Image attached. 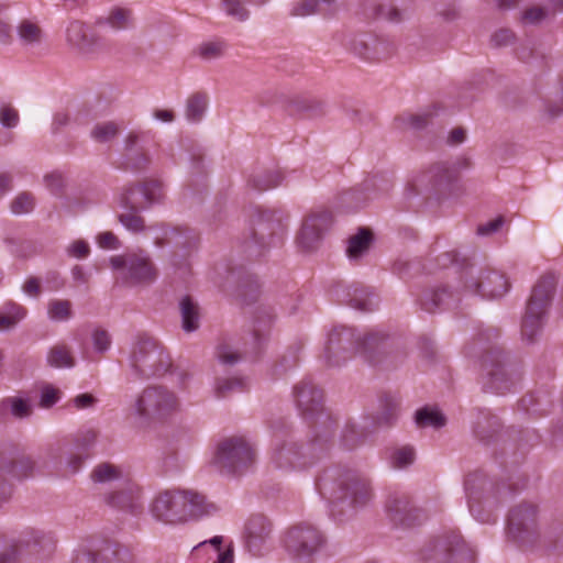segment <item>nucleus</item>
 Instances as JSON below:
<instances>
[{
	"instance_id": "1",
	"label": "nucleus",
	"mask_w": 563,
	"mask_h": 563,
	"mask_svg": "<svg viewBox=\"0 0 563 563\" xmlns=\"http://www.w3.org/2000/svg\"><path fill=\"white\" fill-rule=\"evenodd\" d=\"M454 275L453 291L446 288L428 291L421 298V307L429 312L438 308L450 307L452 301H460L465 297H479L482 299H499L505 296L510 283L507 276L488 266H477L466 263L451 268Z\"/></svg>"
},
{
	"instance_id": "2",
	"label": "nucleus",
	"mask_w": 563,
	"mask_h": 563,
	"mask_svg": "<svg viewBox=\"0 0 563 563\" xmlns=\"http://www.w3.org/2000/svg\"><path fill=\"white\" fill-rule=\"evenodd\" d=\"M316 488L329 503L355 509L365 506L372 496L368 482L352 471H325L317 479Z\"/></svg>"
},
{
	"instance_id": "3",
	"label": "nucleus",
	"mask_w": 563,
	"mask_h": 563,
	"mask_svg": "<svg viewBox=\"0 0 563 563\" xmlns=\"http://www.w3.org/2000/svg\"><path fill=\"white\" fill-rule=\"evenodd\" d=\"M385 338L386 335L378 330L361 334L344 325L334 327L327 335L324 361L331 366H340L356 353L369 360L367 354L377 349Z\"/></svg>"
},
{
	"instance_id": "4",
	"label": "nucleus",
	"mask_w": 563,
	"mask_h": 563,
	"mask_svg": "<svg viewBox=\"0 0 563 563\" xmlns=\"http://www.w3.org/2000/svg\"><path fill=\"white\" fill-rule=\"evenodd\" d=\"M181 410L177 394L164 385L146 387L136 398L134 415L141 420L168 421Z\"/></svg>"
},
{
	"instance_id": "5",
	"label": "nucleus",
	"mask_w": 563,
	"mask_h": 563,
	"mask_svg": "<svg viewBox=\"0 0 563 563\" xmlns=\"http://www.w3.org/2000/svg\"><path fill=\"white\" fill-rule=\"evenodd\" d=\"M555 285V276L548 274L542 276L532 289L521 325L522 339L528 343L533 342L542 331Z\"/></svg>"
},
{
	"instance_id": "6",
	"label": "nucleus",
	"mask_w": 563,
	"mask_h": 563,
	"mask_svg": "<svg viewBox=\"0 0 563 563\" xmlns=\"http://www.w3.org/2000/svg\"><path fill=\"white\" fill-rule=\"evenodd\" d=\"M110 266L132 286H146L157 279V268L151 255L144 250L125 252L110 257Z\"/></svg>"
},
{
	"instance_id": "7",
	"label": "nucleus",
	"mask_w": 563,
	"mask_h": 563,
	"mask_svg": "<svg viewBox=\"0 0 563 563\" xmlns=\"http://www.w3.org/2000/svg\"><path fill=\"white\" fill-rule=\"evenodd\" d=\"M170 365L168 355L152 339H141L132 347L130 366L142 378L165 373Z\"/></svg>"
},
{
	"instance_id": "8",
	"label": "nucleus",
	"mask_w": 563,
	"mask_h": 563,
	"mask_svg": "<svg viewBox=\"0 0 563 563\" xmlns=\"http://www.w3.org/2000/svg\"><path fill=\"white\" fill-rule=\"evenodd\" d=\"M255 452L244 438H230L220 443L213 464L222 472L242 474L253 465Z\"/></svg>"
},
{
	"instance_id": "9",
	"label": "nucleus",
	"mask_w": 563,
	"mask_h": 563,
	"mask_svg": "<svg viewBox=\"0 0 563 563\" xmlns=\"http://www.w3.org/2000/svg\"><path fill=\"white\" fill-rule=\"evenodd\" d=\"M507 536L515 543L532 544L539 536L538 509L532 504H520L510 510L507 520Z\"/></svg>"
},
{
	"instance_id": "10",
	"label": "nucleus",
	"mask_w": 563,
	"mask_h": 563,
	"mask_svg": "<svg viewBox=\"0 0 563 563\" xmlns=\"http://www.w3.org/2000/svg\"><path fill=\"white\" fill-rule=\"evenodd\" d=\"M65 41L73 52L87 58L96 57L104 51L103 40L79 20L70 21L67 24Z\"/></svg>"
},
{
	"instance_id": "11",
	"label": "nucleus",
	"mask_w": 563,
	"mask_h": 563,
	"mask_svg": "<svg viewBox=\"0 0 563 563\" xmlns=\"http://www.w3.org/2000/svg\"><path fill=\"white\" fill-rule=\"evenodd\" d=\"M322 541L321 533L314 527L301 525L287 532L285 547L294 556L302 559L316 553Z\"/></svg>"
},
{
	"instance_id": "12",
	"label": "nucleus",
	"mask_w": 563,
	"mask_h": 563,
	"mask_svg": "<svg viewBox=\"0 0 563 563\" xmlns=\"http://www.w3.org/2000/svg\"><path fill=\"white\" fill-rule=\"evenodd\" d=\"M216 510L203 495L194 492H173V522L200 517Z\"/></svg>"
},
{
	"instance_id": "13",
	"label": "nucleus",
	"mask_w": 563,
	"mask_h": 563,
	"mask_svg": "<svg viewBox=\"0 0 563 563\" xmlns=\"http://www.w3.org/2000/svg\"><path fill=\"white\" fill-rule=\"evenodd\" d=\"M332 218L328 211L310 214L302 223L298 244L306 251L316 247L322 234L330 228Z\"/></svg>"
},
{
	"instance_id": "14",
	"label": "nucleus",
	"mask_w": 563,
	"mask_h": 563,
	"mask_svg": "<svg viewBox=\"0 0 563 563\" xmlns=\"http://www.w3.org/2000/svg\"><path fill=\"white\" fill-rule=\"evenodd\" d=\"M446 556L454 558L459 563L472 562L473 552L459 533H452L444 542L437 543L431 549V554L426 556V560L441 563Z\"/></svg>"
},
{
	"instance_id": "15",
	"label": "nucleus",
	"mask_w": 563,
	"mask_h": 563,
	"mask_svg": "<svg viewBox=\"0 0 563 563\" xmlns=\"http://www.w3.org/2000/svg\"><path fill=\"white\" fill-rule=\"evenodd\" d=\"M271 460L273 465L282 471L302 470L310 464L294 442L276 443Z\"/></svg>"
},
{
	"instance_id": "16",
	"label": "nucleus",
	"mask_w": 563,
	"mask_h": 563,
	"mask_svg": "<svg viewBox=\"0 0 563 563\" xmlns=\"http://www.w3.org/2000/svg\"><path fill=\"white\" fill-rule=\"evenodd\" d=\"M271 534V523L262 515H254L249 518L244 527L245 544L253 554L261 553Z\"/></svg>"
},
{
	"instance_id": "17",
	"label": "nucleus",
	"mask_w": 563,
	"mask_h": 563,
	"mask_svg": "<svg viewBox=\"0 0 563 563\" xmlns=\"http://www.w3.org/2000/svg\"><path fill=\"white\" fill-rule=\"evenodd\" d=\"M487 485L488 483L485 479L478 478L476 475H471L465 481V493L470 512L479 522H488L490 520V515L482 516L478 508L482 503L490 505L489 498L483 496V492Z\"/></svg>"
},
{
	"instance_id": "18",
	"label": "nucleus",
	"mask_w": 563,
	"mask_h": 563,
	"mask_svg": "<svg viewBox=\"0 0 563 563\" xmlns=\"http://www.w3.org/2000/svg\"><path fill=\"white\" fill-rule=\"evenodd\" d=\"M294 393L297 406L305 416L317 412L322 404V391L311 382L299 383Z\"/></svg>"
},
{
	"instance_id": "19",
	"label": "nucleus",
	"mask_w": 563,
	"mask_h": 563,
	"mask_svg": "<svg viewBox=\"0 0 563 563\" xmlns=\"http://www.w3.org/2000/svg\"><path fill=\"white\" fill-rule=\"evenodd\" d=\"M95 24L111 32L124 31L134 25L133 12L124 7H113L107 14L98 16Z\"/></svg>"
},
{
	"instance_id": "20",
	"label": "nucleus",
	"mask_w": 563,
	"mask_h": 563,
	"mask_svg": "<svg viewBox=\"0 0 563 563\" xmlns=\"http://www.w3.org/2000/svg\"><path fill=\"white\" fill-rule=\"evenodd\" d=\"M486 382L484 383V387L494 391L496 394H504L506 391H510L515 385L516 380L512 379L506 367L497 363L492 366V368H486Z\"/></svg>"
},
{
	"instance_id": "21",
	"label": "nucleus",
	"mask_w": 563,
	"mask_h": 563,
	"mask_svg": "<svg viewBox=\"0 0 563 563\" xmlns=\"http://www.w3.org/2000/svg\"><path fill=\"white\" fill-rule=\"evenodd\" d=\"M44 538V534L38 531H31L19 538L14 544L0 552V563H16L23 548L40 547Z\"/></svg>"
},
{
	"instance_id": "22",
	"label": "nucleus",
	"mask_w": 563,
	"mask_h": 563,
	"mask_svg": "<svg viewBox=\"0 0 563 563\" xmlns=\"http://www.w3.org/2000/svg\"><path fill=\"white\" fill-rule=\"evenodd\" d=\"M118 203L121 209L146 210L142 184L124 186L118 196Z\"/></svg>"
},
{
	"instance_id": "23",
	"label": "nucleus",
	"mask_w": 563,
	"mask_h": 563,
	"mask_svg": "<svg viewBox=\"0 0 563 563\" xmlns=\"http://www.w3.org/2000/svg\"><path fill=\"white\" fill-rule=\"evenodd\" d=\"M349 305L360 311H373L378 306V298L367 288L353 286L349 288Z\"/></svg>"
},
{
	"instance_id": "24",
	"label": "nucleus",
	"mask_w": 563,
	"mask_h": 563,
	"mask_svg": "<svg viewBox=\"0 0 563 563\" xmlns=\"http://www.w3.org/2000/svg\"><path fill=\"white\" fill-rule=\"evenodd\" d=\"M223 538L221 536H216L208 541H203L194 548L195 553H199L206 548H210L212 553L216 555V560L213 563H233L234 553L233 548L228 545L225 549H222Z\"/></svg>"
},
{
	"instance_id": "25",
	"label": "nucleus",
	"mask_w": 563,
	"mask_h": 563,
	"mask_svg": "<svg viewBox=\"0 0 563 563\" xmlns=\"http://www.w3.org/2000/svg\"><path fill=\"white\" fill-rule=\"evenodd\" d=\"M208 106V95L196 92L187 99L185 115L191 123H198L205 115Z\"/></svg>"
},
{
	"instance_id": "26",
	"label": "nucleus",
	"mask_w": 563,
	"mask_h": 563,
	"mask_svg": "<svg viewBox=\"0 0 563 563\" xmlns=\"http://www.w3.org/2000/svg\"><path fill=\"white\" fill-rule=\"evenodd\" d=\"M26 316V309L15 302H7L0 309V330H9Z\"/></svg>"
},
{
	"instance_id": "27",
	"label": "nucleus",
	"mask_w": 563,
	"mask_h": 563,
	"mask_svg": "<svg viewBox=\"0 0 563 563\" xmlns=\"http://www.w3.org/2000/svg\"><path fill=\"white\" fill-rule=\"evenodd\" d=\"M373 235L371 231L367 229H360L358 232L351 236L347 245V256L351 260L360 258L367 250L372 243Z\"/></svg>"
},
{
	"instance_id": "28",
	"label": "nucleus",
	"mask_w": 563,
	"mask_h": 563,
	"mask_svg": "<svg viewBox=\"0 0 563 563\" xmlns=\"http://www.w3.org/2000/svg\"><path fill=\"white\" fill-rule=\"evenodd\" d=\"M46 362L55 368H70L75 365L70 349L65 344L54 345L46 355Z\"/></svg>"
},
{
	"instance_id": "29",
	"label": "nucleus",
	"mask_w": 563,
	"mask_h": 563,
	"mask_svg": "<svg viewBox=\"0 0 563 563\" xmlns=\"http://www.w3.org/2000/svg\"><path fill=\"white\" fill-rule=\"evenodd\" d=\"M180 312L183 320V328L186 332L196 331L199 327V309L198 306L188 296L184 297L180 301Z\"/></svg>"
},
{
	"instance_id": "30",
	"label": "nucleus",
	"mask_w": 563,
	"mask_h": 563,
	"mask_svg": "<svg viewBox=\"0 0 563 563\" xmlns=\"http://www.w3.org/2000/svg\"><path fill=\"white\" fill-rule=\"evenodd\" d=\"M151 510L156 519L173 522V492L158 494L152 504Z\"/></svg>"
},
{
	"instance_id": "31",
	"label": "nucleus",
	"mask_w": 563,
	"mask_h": 563,
	"mask_svg": "<svg viewBox=\"0 0 563 563\" xmlns=\"http://www.w3.org/2000/svg\"><path fill=\"white\" fill-rule=\"evenodd\" d=\"M416 423L420 428L431 427L434 429L441 428L445 424V417L443 413L432 407H424L416 412Z\"/></svg>"
},
{
	"instance_id": "32",
	"label": "nucleus",
	"mask_w": 563,
	"mask_h": 563,
	"mask_svg": "<svg viewBox=\"0 0 563 563\" xmlns=\"http://www.w3.org/2000/svg\"><path fill=\"white\" fill-rule=\"evenodd\" d=\"M227 44L222 40L206 41L195 48V54L203 60H214L223 56Z\"/></svg>"
},
{
	"instance_id": "33",
	"label": "nucleus",
	"mask_w": 563,
	"mask_h": 563,
	"mask_svg": "<svg viewBox=\"0 0 563 563\" xmlns=\"http://www.w3.org/2000/svg\"><path fill=\"white\" fill-rule=\"evenodd\" d=\"M124 212H121L118 216L120 223L131 233L139 234L143 233L147 227L145 225V220L142 216L139 214L141 210H132V209H123Z\"/></svg>"
},
{
	"instance_id": "34",
	"label": "nucleus",
	"mask_w": 563,
	"mask_h": 563,
	"mask_svg": "<svg viewBox=\"0 0 563 563\" xmlns=\"http://www.w3.org/2000/svg\"><path fill=\"white\" fill-rule=\"evenodd\" d=\"M121 125L114 121L98 123L90 132V136L95 142L107 143L117 137Z\"/></svg>"
},
{
	"instance_id": "35",
	"label": "nucleus",
	"mask_w": 563,
	"mask_h": 563,
	"mask_svg": "<svg viewBox=\"0 0 563 563\" xmlns=\"http://www.w3.org/2000/svg\"><path fill=\"white\" fill-rule=\"evenodd\" d=\"M146 209L159 203L165 198L164 186L158 180H146L142 183Z\"/></svg>"
},
{
	"instance_id": "36",
	"label": "nucleus",
	"mask_w": 563,
	"mask_h": 563,
	"mask_svg": "<svg viewBox=\"0 0 563 563\" xmlns=\"http://www.w3.org/2000/svg\"><path fill=\"white\" fill-rule=\"evenodd\" d=\"M376 186V180L373 179L371 181H367L364 185L363 189H355L344 195V201L346 202H354L352 208H360L363 205H365L371 198H373L375 195L368 191H372L374 187Z\"/></svg>"
},
{
	"instance_id": "37",
	"label": "nucleus",
	"mask_w": 563,
	"mask_h": 563,
	"mask_svg": "<svg viewBox=\"0 0 563 563\" xmlns=\"http://www.w3.org/2000/svg\"><path fill=\"white\" fill-rule=\"evenodd\" d=\"M220 7L228 16L239 22H245L250 18V11L241 0H221Z\"/></svg>"
},
{
	"instance_id": "38",
	"label": "nucleus",
	"mask_w": 563,
	"mask_h": 563,
	"mask_svg": "<svg viewBox=\"0 0 563 563\" xmlns=\"http://www.w3.org/2000/svg\"><path fill=\"white\" fill-rule=\"evenodd\" d=\"M47 316L55 322L67 321L71 317L70 302L67 300H52L47 306Z\"/></svg>"
},
{
	"instance_id": "39",
	"label": "nucleus",
	"mask_w": 563,
	"mask_h": 563,
	"mask_svg": "<svg viewBox=\"0 0 563 563\" xmlns=\"http://www.w3.org/2000/svg\"><path fill=\"white\" fill-rule=\"evenodd\" d=\"M35 199L30 192H20L10 203V210L15 216H22L33 211Z\"/></svg>"
},
{
	"instance_id": "40",
	"label": "nucleus",
	"mask_w": 563,
	"mask_h": 563,
	"mask_svg": "<svg viewBox=\"0 0 563 563\" xmlns=\"http://www.w3.org/2000/svg\"><path fill=\"white\" fill-rule=\"evenodd\" d=\"M91 342L95 352L103 354L111 349L112 338L109 331L97 327L91 331Z\"/></svg>"
},
{
	"instance_id": "41",
	"label": "nucleus",
	"mask_w": 563,
	"mask_h": 563,
	"mask_svg": "<svg viewBox=\"0 0 563 563\" xmlns=\"http://www.w3.org/2000/svg\"><path fill=\"white\" fill-rule=\"evenodd\" d=\"M19 37L25 45H34L41 42L42 32L40 27L29 21L22 22L19 26Z\"/></svg>"
},
{
	"instance_id": "42",
	"label": "nucleus",
	"mask_w": 563,
	"mask_h": 563,
	"mask_svg": "<svg viewBox=\"0 0 563 563\" xmlns=\"http://www.w3.org/2000/svg\"><path fill=\"white\" fill-rule=\"evenodd\" d=\"M246 385V380L241 377L219 379L216 384V391L219 396L224 397L231 391L243 390Z\"/></svg>"
},
{
	"instance_id": "43",
	"label": "nucleus",
	"mask_w": 563,
	"mask_h": 563,
	"mask_svg": "<svg viewBox=\"0 0 563 563\" xmlns=\"http://www.w3.org/2000/svg\"><path fill=\"white\" fill-rule=\"evenodd\" d=\"M98 432L92 428H84L77 431L74 438V443L79 450H88L97 441Z\"/></svg>"
},
{
	"instance_id": "44",
	"label": "nucleus",
	"mask_w": 563,
	"mask_h": 563,
	"mask_svg": "<svg viewBox=\"0 0 563 563\" xmlns=\"http://www.w3.org/2000/svg\"><path fill=\"white\" fill-rule=\"evenodd\" d=\"M391 464L395 468H405L412 464L415 451L410 446L397 449L391 455Z\"/></svg>"
},
{
	"instance_id": "45",
	"label": "nucleus",
	"mask_w": 563,
	"mask_h": 563,
	"mask_svg": "<svg viewBox=\"0 0 563 563\" xmlns=\"http://www.w3.org/2000/svg\"><path fill=\"white\" fill-rule=\"evenodd\" d=\"M3 404L10 407V411L15 418H24L31 413V405L23 398L11 397L5 399Z\"/></svg>"
},
{
	"instance_id": "46",
	"label": "nucleus",
	"mask_w": 563,
	"mask_h": 563,
	"mask_svg": "<svg viewBox=\"0 0 563 563\" xmlns=\"http://www.w3.org/2000/svg\"><path fill=\"white\" fill-rule=\"evenodd\" d=\"M318 12H320V9L317 0H302L292 7L290 14L305 18Z\"/></svg>"
},
{
	"instance_id": "47",
	"label": "nucleus",
	"mask_w": 563,
	"mask_h": 563,
	"mask_svg": "<svg viewBox=\"0 0 563 563\" xmlns=\"http://www.w3.org/2000/svg\"><path fill=\"white\" fill-rule=\"evenodd\" d=\"M119 472L114 466L101 464L93 470L91 477L97 483H104L117 478Z\"/></svg>"
},
{
	"instance_id": "48",
	"label": "nucleus",
	"mask_w": 563,
	"mask_h": 563,
	"mask_svg": "<svg viewBox=\"0 0 563 563\" xmlns=\"http://www.w3.org/2000/svg\"><path fill=\"white\" fill-rule=\"evenodd\" d=\"M19 121L20 117L14 108L10 106L0 108V123L3 128L13 129L19 124Z\"/></svg>"
},
{
	"instance_id": "49",
	"label": "nucleus",
	"mask_w": 563,
	"mask_h": 563,
	"mask_svg": "<svg viewBox=\"0 0 563 563\" xmlns=\"http://www.w3.org/2000/svg\"><path fill=\"white\" fill-rule=\"evenodd\" d=\"M408 501L406 497L398 495H390L386 503V510L395 517L407 509Z\"/></svg>"
},
{
	"instance_id": "50",
	"label": "nucleus",
	"mask_w": 563,
	"mask_h": 563,
	"mask_svg": "<svg viewBox=\"0 0 563 563\" xmlns=\"http://www.w3.org/2000/svg\"><path fill=\"white\" fill-rule=\"evenodd\" d=\"M361 432L354 424L346 426L342 432V443L346 449H353L360 440Z\"/></svg>"
},
{
	"instance_id": "51",
	"label": "nucleus",
	"mask_w": 563,
	"mask_h": 563,
	"mask_svg": "<svg viewBox=\"0 0 563 563\" xmlns=\"http://www.w3.org/2000/svg\"><path fill=\"white\" fill-rule=\"evenodd\" d=\"M217 357L220 363L227 365L235 364L240 360V355L227 345H221L218 347Z\"/></svg>"
},
{
	"instance_id": "52",
	"label": "nucleus",
	"mask_w": 563,
	"mask_h": 563,
	"mask_svg": "<svg viewBox=\"0 0 563 563\" xmlns=\"http://www.w3.org/2000/svg\"><path fill=\"white\" fill-rule=\"evenodd\" d=\"M59 398V391L52 387L45 386L41 391V406L44 408H49L57 402Z\"/></svg>"
},
{
	"instance_id": "53",
	"label": "nucleus",
	"mask_w": 563,
	"mask_h": 563,
	"mask_svg": "<svg viewBox=\"0 0 563 563\" xmlns=\"http://www.w3.org/2000/svg\"><path fill=\"white\" fill-rule=\"evenodd\" d=\"M97 243L101 249L117 250L120 247L118 238L112 232H102L97 236Z\"/></svg>"
},
{
	"instance_id": "54",
	"label": "nucleus",
	"mask_w": 563,
	"mask_h": 563,
	"mask_svg": "<svg viewBox=\"0 0 563 563\" xmlns=\"http://www.w3.org/2000/svg\"><path fill=\"white\" fill-rule=\"evenodd\" d=\"M67 252L73 257L84 258L88 256L90 249L87 242L77 240L68 246Z\"/></svg>"
},
{
	"instance_id": "55",
	"label": "nucleus",
	"mask_w": 563,
	"mask_h": 563,
	"mask_svg": "<svg viewBox=\"0 0 563 563\" xmlns=\"http://www.w3.org/2000/svg\"><path fill=\"white\" fill-rule=\"evenodd\" d=\"M398 416V404L389 400L386 410L378 417L379 424H390Z\"/></svg>"
},
{
	"instance_id": "56",
	"label": "nucleus",
	"mask_w": 563,
	"mask_h": 563,
	"mask_svg": "<svg viewBox=\"0 0 563 563\" xmlns=\"http://www.w3.org/2000/svg\"><path fill=\"white\" fill-rule=\"evenodd\" d=\"M503 224H504L503 218H500V217L496 218L494 220L488 221L485 224L479 225L477 229V234L483 235V236L493 234V233L497 232L501 228Z\"/></svg>"
},
{
	"instance_id": "57",
	"label": "nucleus",
	"mask_w": 563,
	"mask_h": 563,
	"mask_svg": "<svg viewBox=\"0 0 563 563\" xmlns=\"http://www.w3.org/2000/svg\"><path fill=\"white\" fill-rule=\"evenodd\" d=\"M22 291L30 297L38 296L41 292L40 279L36 277L27 278L22 286Z\"/></svg>"
},
{
	"instance_id": "58",
	"label": "nucleus",
	"mask_w": 563,
	"mask_h": 563,
	"mask_svg": "<svg viewBox=\"0 0 563 563\" xmlns=\"http://www.w3.org/2000/svg\"><path fill=\"white\" fill-rule=\"evenodd\" d=\"M512 40L514 34L509 30H499L492 36V41L496 46L508 45Z\"/></svg>"
},
{
	"instance_id": "59",
	"label": "nucleus",
	"mask_w": 563,
	"mask_h": 563,
	"mask_svg": "<svg viewBox=\"0 0 563 563\" xmlns=\"http://www.w3.org/2000/svg\"><path fill=\"white\" fill-rule=\"evenodd\" d=\"M73 401L77 409H87L93 407L97 399L91 394H80Z\"/></svg>"
},
{
	"instance_id": "60",
	"label": "nucleus",
	"mask_w": 563,
	"mask_h": 563,
	"mask_svg": "<svg viewBox=\"0 0 563 563\" xmlns=\"http://www.w3.org/2000/svg\"><path fill=\"white\" fill-rule=\"evenodd\" d=\"M352 49L362 57H368L369 48L367 42L365 41V36H360L353 41Z\"/></svg>"
},
{
	"instance_id": "61",
	"label": "nucleus",
	"mask_w": 563,
	"mask_h": 563,
	"mask_svg": "<svg viewBox=\"0 0 563 563\" xmlns=\"http://www.w3.org/2000/svg\"><path fill=\"white\" fill-rule=\"evenodd\" d=\"M153 118L163 123H172L175 120V113L168 109H156L153 111Z\"/></svg>"
},
{
	"instance_id": "62",
	"label": "nucleus",
	"mask_w": 563,
	"mask_h": 563,
	"mask_svg": "<svg viewBox=\"0 0 563 563\" xmlns=\"http://www.w3.org/2000/svg\"><path fill=\"white\" fill-rule=\"evenodd\" d=\"M433 175L437 178V183L449 181L453 178L452 172L445 166H438L433 169Z\"/></svg>"
},
{
	"instance_id": "63",
	"label": "nucleus",
	"mask_w": 563,
	"mask_h": 563,
	"mask_svg": "<svg viewBox=\"0 0 563 563\" xmlns=\"http://www.w3.org/2000/svg\"><path fill=\"white\" fill-rule=\"evenodd\" d=\"M544 11L540 8H531L523 14V19L530 23L539 22L544 18Z\"/></svg>"
},
{
	"instance_id": "64",
	"label": "nucleus",
	"mask_w": 563,
	"mask_h": 563,
	"mask_svg": "<svg viewBox=\"0 0 563 563\" xmlns=\"http://www.w3.org/2000/svg\"><path fill=\"white\" fill-rule=\"evenodd\" d=\"M73 563H96V556L91 552L79 551L75 554Z\"/></svg>"
}]
</instances>
